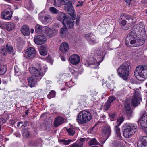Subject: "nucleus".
Wrapping results in <instances>:
<instances>
[{"label":"nucleus","instance_id":"412c9836","mask_svg":"<svg viewBox=\"0 0 147 147\" xmlns=\"http://www.w3.org/2000/svg\"><path fill=\"white\" fill-rule=\"evenodd\" d=\"M69 46L68 44L66 42H63L61 45L60 50L63 53H65L69 49Z\"/></svg>","mask_w":147,"mask_h":147},{"label":"nucleus","instance_id":"a211bd4d","mask_svg":"<svg viewBox=\"0 0 147 147\" xmlns=\"http://www.w3.org/2000/svg\"><path fill=\"white\" fill-rule=\"evenodd\" d=\"M85 140L86 138H81L79 140V141L73 144L71 146L68 147H83V142H85Z\"/></svg>","mask_w":147,"mask_h":147},{"label":"nucleus","instance_id":"49530a36","mask_svg":"<svg viewBox=\"0 0 147 147\" xmlns=\"http://www.w3.org/2000/svg\"><path fill=\"white\" fill-rule=\"evenodd\" d=\"M111 103L107 101L105 103L104 108L105 110H108L110 107Z\"/></svg>","mask_w":147,"mask_h":147},{"label":"nucleus","instance_id":"c9c22d12","mask_svg":"<svg viewBox=\"0 0 147 147\" xmlns=\"http://www.w3.org/2000/svg\"><path fill=\"white\" fill-rule=\"evenodd\" d=\"M122 15H120V18L119 20V23L123 26H125L126 25V21L125 20V19L123 17L122 18Z\"/></svg>","mask_w":147,"mask_h":147},{"label":"nucleus","instance_id":"c756f323","mask_svg":"<svg viewBox=\"0 0 147 147\" xmlns=\"http://www.w3.org/2000/svg\"><path fill=\"white\" fill-rule=\"evenodd\" d=\"M111 41V39L110 37H107L105 38L104 40V46L106 47L108 49L109 47V43Z\"/></svg>","mask_w":147,"mask_h":147},{"label":"nucleus","instance_id":"e433bc0d","mask_svg":"<svg viewBox=\"0 0 147 147\" xmlns=\"http://www.w3.org/2000/svg\"><path fill=\"white\" fill-rule=\"evenodd\" d=\"M124 119V117L122 116L118 118L117 119V125L119 126L120 124L123 121Z\"/></svg>","mask_w":147,"mask_h":147},{"label":"nucleus","instance_id":"aec40b11","mask_svg":"<svg viewBox=\"0 0 147 147\" xmlns=\"http://www.w3.org/2000/svg\"><path fill=\"white\" fill-rule=\"evenodd\" d=\"M39 18L43 22H48L51 20V16L49 15H40Z\"/></svg>","mask_w":147,"mask_h":147},{"label":"nucleus","instance_id":"6e6d98bb","mask_svg":"<svg viewBox=\"0 0 147 147\" xmlns=\"http://www.w3.org/2000/svg\"><path fill=\"white\" fill-rule=\"evenodd\" d=\"M131 27V24L129 23H128L126 25V27H125L124 30H125L129 29Z\"/></svg>","mask_w":147,"mask_h":147},{"label":"nucleus","instance_id":"f257e3e1","mask_svg":"<svg viewBox=\"0 0 147 147\" xmlns=\"http://www.w3.org/2000/svg\"><path fill=\"white\" fill-rule=\"evenodd\" d=\"M130 63L127 61L119 67L117 72L119 76L125 80H127L129 75Z\"/></svg>","mask_w":147,"mask_h":147},{"label":"nucleus","instance_id":"2f4dec72","mask_svg":"<svg viewBox=\"0 0 147 147\" xmlns=\"http://www.w3.org/2000/svg\"><path fill=\"white\" fill-rule=\"evenodd\" d=\"M72 140L69 139L65 140L64 139H61L59 140V142L62 144L65 145H68L72 141Z\"/></svg>","mask_w":147,"mask_h":147},{"label":"nucleus","instance_id":"0eeeda50","mask_svg":"<svg viewBox=\"0 0 147 147\" xmlns=\"http://www.w3.org/2000/svg\"><path fill=\"white\" fill-rule=\"evenodd\" d=\"M136 33L131 30L126 37L125 42L126 45H128L129 43L131 45L134 44V43L136 42Z\"/></svg>","mask_w":147,"mask_h":147},{"label":"nucleus","instance_id":"c85d7f7f","mask_svg":"<svg viewBox=\"0 0 147 147\" xmlns=\"http://www.w3.org/2000/svg\"><path fill=\"white\" fill-rule=\"evenodd\" d=\"M145 40L144 39H139L135 40V42L134 43V44H135V45L137 46H140L143 45L144 43Z\"/></svg>","mask_w":147,"mask_h":147},{"label":"nucleus","instance_id":"de8ad7c7","mask_svg":"<svg viewBox=\"0 0 147 147\" xmlns=\"http://www.w3.org/2000/svg\"><path fill=\"white\" fill-rule=\"evenodd\" d=\"M116 99V98L114 96H110L109 98L107 101H108L111 104V103L113 102L114 101H115Z\"/></svg>","mask_w":147,"mask_h":147},{"label":"nucleus","instance_id":"052dcab7","mask_svg":"<svg viewBox=\"0 0 147 147\" xmlns=\"http://www.w3.org/2000/svg\"><path fill=\"white\" fill-rule=\"evenodd\" d=\"M93 115L94 116L95 118H97L98 117V115H97V113L96 111H93L92 113Z\"/></svg>","mask_w":147,"mask_h":147},{"label":"nucleus","instance_id":"f704fd0d","mask_svg":"<svg viewBox=\"0 0 147 147\" xmlns=\"http://www.w3.org/2000/svg\"><path fill=\"white\" fill-rule=\"evenodd\" d=\"M42 26L40 25H36L35 27V30L36 32L38 34H39L42 31Z\"/></svg>","mask_w":147,"mask_h":147},{"label":"nucleus","instance_id":"20e7f679","mask_svg":"<svg viewBox=\"0 0 147 147\" xmlns=\"http://www.w3.org/2000/svg\"><path fill=\"white\" fill-rule=\"evenodd\" d=\"M92 118V116L90 113L85 110L78 113L76 120L78 123L83 124L88 122Z\"/></svg>","mask_w":147,"mask_h":147},{"label":"nucleus","instance_id":"a878e982","mask_svg":"<svg viewBox=\"0 0 147 147\" xmlns=\"http://www.w3.org/2000/svg\"><path fill=\"white\" fill-rule=\"evenodd\" d=\"M65 27H62L61 28L60 31L61 35L63 37H64L66 36L68 32L67 29V28H68L66 26Z\"/></svg>","mask_w":147,"mask_h":147},{"label":"nucleus","instance_id":"a19ab883","mask_svg":"<svg viewBox=\"0 0 147 147\" xmlns=\"http://www.w3.org/2000/svg\"><path fill=\"white\" fill-rule=\"evenodd\" d=\"M126 115L129 118H130L132 117V111L131 109H126Z\"/></svg>","mask_w":147,"mask_h":147},{"label":"nucleus","instance_id":"cd10ccee","mask_svg":"<svg viewBox=\"0 0 147 147\" xmlns=\"http://www.w3.org/2000/svg\"><path fill=\"white\" fill-rule=\"evenodd\" d=\"M76 128L75 127H71L68 129H67L66 130L69 135L71 136H73L75 133Z\"/></svg>","mask_w":147,"mask_h":147},{"label":"nucleus","instance_id":"ea45409f","mask_svg":"<svg viewBox=\"0 0 147 147\" xmlns=\"http://www.w3.org/2000/svg\"><path fill=\"white\" fill-rule=\"evenodd\" d=\"M98 142L96 140L95 138L90 140L88 142L89 145L90 146L94 144H98Z\"/></svg>","mask_w":147,"mask_h":147},{"label":"nucleus","instance_id":"1a4fd4ad","mask_svg":"<svg viewBox=\"0 0 147 147\" xmlns=\"http://www.w3.org/2000/svg\"><path fill=\"white\" fill-rule=\"evenodd\" d=\"M135 33L140 35H143L145 34V29L143 25L137 24L134 25L131 29Z\"/></svg>","mask_w":147,"mask_h":147},{"label":"nucleus","instance_id":"6e6552de","mask_svg":"<svg viewBox=\"0 0 147 147\" xmlns=\"http://www.w3.org/2000/svg\"><path fill=\"white\" fill-rule=\"evenodd\" d=\"M13 13V11L11 8L6 9L1 13V18L3 19L10 20L11 19Z\"/></svg>","mask_w":147,"mask_h":147},{"label":"nucleus","instance_id":"5fc2aeb1","mask_svg":"<svg viewBox=\"0 0 147 147\" xmlns=\"http://www.w3.org/2000/svg\"><path fill=\"white\" fill-rule=\"evenodd\" d=\"M119 145V143L117 141H114L113 142L112 144V146H117Z\"/></svg>","mask_w":147,"mask_h":147},{"label":"nucleus","instance_id":"864d4df0","mask_svg":"<svg viewBox=\"0 0 147 147\" xmlns=\"http://www.w3.org/2000/svg\"><path fill=\"white\" fill-rule=\"evenodd\" d=\"M119 126L117 125L115 126V129L116 134L120 133V129L118 127Z\"/></svg>","mask_w":147,"mask_h":147},{"label":"nucleus","instance_id":"9d476101","mask_svg":"<svg viewBox=\"0 0 147 147\" xmlns=\"http://www.w3.org/2000/svg\"><path fill=\"white\" fill-rule=\"evenodd\" d=\"M133 97L134 98L132 100V104L134 107H136L140 104V101L142 99L140 92H136Z\"/></svg>","mask_w":147,"mask_h":147},{"label":"nucleus","instance_id":"3c124183","mask_svg":"<svg viewBox=\"0 0 147 147\" xmlns=\"http://www.w3.org/2000/svg\"><path fill=\"white\" fill-rule=\"evenodd\" d=\"M7 25V23H3L0 24V26L1 28L3 29H6Z\"/></svg>","mask_w":147,"mask_h":147},{"label":"nucleus","instance_id":"39448f33","mask_svg":"<svg viewBox=\"0 0 147 147\" xmlns=\"http://www.w3.org/2000/svg\"><path fill=\"white\" fill-rule=\"evenodd\" d=\"M40 68L36 69L34 67H30L29 68L30 72L32 75V76L36 78L38 80H40L46 71V68L45 69L44 72L43 69L40 66V64L39 65Z\"/></svg>","mask_w":147,"mask_h":147},{"label":"nucleus","instance_id":"ddd939ff","mask_svg":"<svg viewBox=\"0 0 147 147\" xmlns=\"http://www.w3.org/2000/svg\"><path fill=\"white\" fill-rule=\"evenodd\" d=\"M26 53L27 56V58L30 59H32L35 57L36 52L34 47H30L27 49Z\"/></svg>","mask_w":147,"mask_h":147},{"label":"nucleus","instance_id":"4c0bfd02","mask_svg":"<svg viewBox=\"0 0 147 147\" xmlns=\"http://www.w3.org/2000/svg\"><path fill=\"white\" fill-rule=\"evenodd\" d=\"M50 12L53 14H58L59 11L56 8L53 7H51L49 8Z\"/></svg>","mask_w":147,"mask_h":147},{"label":"nucleus","instance_id":"37998d69","mask_svg":"<svg viewBox=\"0 0 147 147\" xmlns=\"http://www.w3.org/2000/svg\"><path fill=\"white\" fill-rule=\"evenodd\" d=\"M55 92L54 91H51L47 95L49 99L55 97Z\"/></svg>","mask_w":147,"mask_h":147},{"label":"nucleus","instance_id":"69168bd1","mask_svg":"<svg viewBox=\"0 0 147 147\" xmlns=\"http://www.w3.org/2000/svg\"><path fill=\"white\" fill-rule=\"evenodd\" d=\"M0 104V108H3L5 106L4 103L3 102H1Z\"/></svg>","mask_w":147,"mask_h":147},{"label":"nucleus","instance_id":"393cba45","mask_svg":"<svg viewBox=\"0 0 147 147\" xmlns=\"http://www.w3.org/2000/svg\"><path fill=\"white\" fill-rule=\"evenodd\" d=\"M39 51L41 55L45 56L47 54V49L45 46L43 45L40 46L39 48Z\"/></svg>","mask_w":147,"mask_h":147},{"label":"nucleus","instance_id":"13d9d810","mask_svg":"<svg viewBox=\"0 0 147 147\" xmlns=\"http://www.w3.org/2000/svg\"><path fill=\"white\" fill-rule=\"evenodd\" d=\"M30 144L31 145L35 146L37 145L38 142H37L33 141L30 142Z\"/></svg>","mask_w":147,"mask_h":147},{"label":"nucleus","instance_id":"680f3d73","mask_svg":"<svg viewBox=\"0 0 147 147\" xmlns=\"http://www.w3.org/2000/svg\"><path fill=\"white\" fill-rule=\"evenodd\" d=\"M80 19V17H77V18L76 19V25H78L79 24V20Z\"/></svg>","mask_w":147,"mask_h":147},{"label":"nucleus","instance_id":"e2e57ef3","mask_svg":"<svg viewBox=\"0 0 147 147\" xmlns=\"http://www.w3.org/2000/svg\"><path fill=\"white\" fill-rule=\"evenodd\" d=\"M107 87L109 88V89L111 91L113 90V87H111V86L110 84H108Z\"/></svg>","mask_w":147,"mask_h":147},{"label":"nucleus","instance_id":"603ef678","mask_svg":"<svg viewBox=\"0 0 147 147\" xmlns=\"http://www.w3.org/2000/svg\"><path fill=\"white\" fill-rule=\"evenodd\" d=\"M141 119L143 120L144 121L147 123V115H145V114H143Z\"/></svg>","mask_w":147,"mask_h":147},{"label":"nucleus","instance_id":"7ed1b4c3","mask_svg":"<svg viewBox=\"0 0 147 147\" xmlns=\"http://www.w3.org/2000/svg\"><path fill=\"white\" fill-rule=\"evenodd\" d=\"M57 17V19L61 22L63 24L68 28H71L73 27L74 23V20H71V18L67 17L65 13L63 12H59L58 13Z\"/></svg>","mask_w":147,"mask_h":147},{"label":"nucleus","instance_id":"b1692460","mask_svg":"<svg viewBox=\"0 0 147 147\" xmlns=\"http://www.w3.org/2000/svg\"><path fill=\"white\" fill-rule=\"evenodd\" d=\"M47 36L49 37L55 36L57 33V32L54 29H48L46 31Z\"/></svg>","mask_w":147,"mask_h":147},{"label":"nucleus","instance_id":"f3484780","mask_svg":"<svg viewBox=\"0 0 147 147\" xmlns=\"http://www.w3.org/2000/svg\"><path fill=\"white\" fill-rule=\"evenodd\" d=\"M28 85L31 87L35 86L38 80L33 76L29 77L27 79Z\"/></svg>","mask_w":147,"mask_h":147},{"label":"nucleus","instance_id":"338daca9","mask_svg":"<svg viewBox=\"0 0 147 147\" xmlns=\"http://www.w3.org/2000/svg\"><path fill=\"white\" fill-rule=\"evenodd\" d=\"M61 60L63 61H65V59L64 57H63V56H61Z\"/></svg>","mask_w":147,"mask_h":147},{"label":"nucleus","instance_id":"473e14b6","mask_svg":"<svg viewBox=\"0 0 147 147\" xmlns=\"http://www.w3.org/2000/svg\"><path fill=\"white\" fill-rule=\"evenodd\" d=\"M130 101L128 99H126L124 102V104L126 109H130Z\"/></svg>","mask_w":147,"mask_h":147},{"label":"nucleus","instance_id":"dca6fc26","mask_svg":"<svg viewBox=\"0 0 147 147\" xmlns=\"http://www.w3.org/2000/svg\"><path fill=\"white\" fill-rule=\"evenodd\" d=\"M85 38L90 44H94L96 43L95 36L93 34L90 33L84 36Z\"/></svg>","mask_w":147,"mask_h":147},{"label":"nucleus","instance_id":"c03bdc74","mask_svg":"<svg viewBox=\"0 0 147 147\" xmlns=\"http://www.w3.org/2000/svg\"><path fill=\"white\" fill-rule=\"evenodd\" d=\"M30 135L29 131L26 129H25L23 133V136L24 137L26 138L28 137Z\"/></svg>","mask_w":147,"mask_h":147},{"label":"nucleus","instance_id":"6ab92c4d","mask_svg":"<svg viewBox=\"0 0 147 147\" xmlns=\"http://www.w3.org/2000/svg\"><path fill=\"white\" fill-rule=\"evenodd\" d=\"M20 30L24 36H28L30 34L29 29L28 26L23 25L21 27Z\"/></svg>","mask_w":147,"mask_h":147},{"label":"nucleus","instance_id":"9b49d317","mask_svg":"<svg viewBox=\"0 0 147 147\" xmlns=\"http://www.w3.org/2000/svg\"><path fill=\"white\" fill-rule=\"evenodd\" d=\"M47 40L45 36L40 35L35 36L34 39V42L37 45L43 44L46 42Z\"/></svg>","mask_w":147,"mask_h":147},{"label":"nucleus","instance_id":"79ce46f5","mask_svg":"<svg viewBox=\"0 0 147 147\" xmlns=\"http://www.w3.org/2000/svg\"><path fill=\"white\" fill-rule=\"evenodd\" d=\"M0 52L1 55L3 56L7 55L8 53L5 47H4L1 48Z\"/></svg>","mask_w":147,"mask_h":147},{"label":"nucleus","instance_id":"4be33fe9","mask_svg":"<svg viewBox=\"0 0 147 147\" xmlns=\"http://www.w3.org/2000/svg\"><path fill=\"white\" fill-rule=\"evenodd\" d=\"M137 122L138 123H140V127L144 130V132L147 135V123L141 119Z\"/></svg>","mask_w":147,"mask_h":147},{"label":"nucleus","instance_id":"4d7b16f0","mask_svg":"<svg viewBox=\"0 0 147 147\" xmlns=\"http://www.w3.org/2000/svg\"><path fill=\"white\" fill-rule=\"evenodd\" d=\"M6 121V120L4 118H0V122L1 123H5Z\"/></svg>","mask_w":147,"mask_h":147},{"label":"nucleus","instance_id":"a18cd8bd","mask_svg":"<svg viewBox=\"0 0 147 147\" xmlns=\"http://www.w3.org/2000/svg\"><path fill=\"white\" fill-rule=\"evenodd\" d=\"M27 7L29 9L31 10L33 9V5L31 0H30L29 3L27 5Z\"/></svg>","mask_w":147,"mask_h":147},{"label":"nucleus","instance_id":"58836bf2","mask_svg":"<svg viewBox=\"0 0 147 147\" xmlns=\"http://www.w3.org/2000/svg\"><path fill=\"white\" fill-rule=\"evenodd\" d=\"M121 15H122V17L123 18L125 19H126L127 20H130V19L132 18V16L130 15L127 14L125 13H121Z\"/></svg>","mask_w":147,"mask_h":147},{"label":"nucleus","instance_id":"bb28decb","mask_svg":"<svg viewBox=\"0 0 147 147\" xmlns=\"http://www.w3.org/2000/svg\"><path fill=\"white\" fill-rule=\"evenodd\" d=\"M15 28L14 24L13 23L9 22L7 23L6 30L8 31L13 30Z\"/></svg>","mask_w":147,"mask_h":147},{"label":"nucleus","instance_id":"7c9ffc66","mask_svg":"<svg viewBox=\"0 0 147 147\" xmlns=\"http://www.w3.org/2000/svg\"><path fill=\"white\" fill-rule=\"evenodd\" d=\"M7 67L5 65H3L0 66V75L4 74L6 71Z\"/></svg>","mask_w":147,"mask_h":147},{"label":"nucleus","instance_id":"423d86ee","mask_svg":"<svg viewBox=\"0 0 147 147\" xmlns=\"http://www.w3.org/2000/svg\"><path fill=\"white\" fill-rule=\"evenodd\" d=\"M137 131V127L134 124L126 125L124 129L123 135L126 138L130 137L131 135Z\"/></svg>","mask_w":147,"mask_h":147},{"label":"nucleus","instance_id":"8fccbe9b","mask_svg":"<svg viewBox=\"0 0 147 147\" xmlns=\"http://www.w3.org/2000/svg\"><path fill=\"white\" fill-rule=\"evenodd\" d=\"M111 121H112L116 118V116L115 113H112L109 115Z\"/></svg>","mask_w":147,"mask_h":147},{"label":"nucleus","instance_id":"0e129e2a","mask_svg":"<svg viewBox=\"0 0 147 147\" xmlns=\"http://www.w3.org/2000/svg\"><path fill=\"white\" fill-rule=\"evenodd\" d=\"M27 121H24V124L22 126V127L24 128L27 125Z\"/></svg>","mask_w":147,"mask_h":147},{"label":"nucleus","instance_id":"72a5a7b5","mask_svg":"<svg viewBox=\"0 0 147 147\" xmlns=\"http://www.w3.org/2000/svg\"><path fill=\"white\" fill-rule=\"evenodd\" d=\"M5 48L9 54H11L13 51L12 47L9 44L6 45Z\"/></svg>","mask_w":147,"mask_h":147},{"label":"nucleus","instance_id":"bf43d9fd","mask_svg":"<svg viewBox=\"0 0 147 147\" xmlns=\"http://www.w3.org/2000/svg\"><path fill=\"white\" fill-rule=\"evenodd\" d=\"M116 134V137L118 139H121V138H122V137L121 134V133H119Z\"/></svg>","mask_w":147,"mask_h":147},{"label":"nucleus","instance_id":"f8f14e48","mask_svg":"<svg viewBox=\"0 0 147 147\" xmlns=\"http://www.w3.org/2000/svg\"><path fill=\"white\" fill-rule=\"evenodd\" d=\"M137 145L138 147H147V136H140Z\"/></svg>","mask_w":147,"mask_h":147},{"label":"nucleus","instance_id":"2eb2a0df","mask_svg":"<svg viewBox=\"0 0 147 147\" xmlns=\"http://www.w3.org/2000/svg\"><path fill=\"white\" fill-rule=\"evenodd\" d=\"M102 135L107 139L108 138L111 134V130L109 125L105 126L102 131Z\"/></svg>","mask_w":147,"mask_h":147},{"label":"nucleus","instance_id":"774afa93","mask_svg":"<svg viewBox=\"0 0 147 147\" xmlns=\"http://www.w3.org/2000/svg\"><path fill=\"white\" fill-rule=\"evenodd\" d=\"M142 1L144 3H147V0H143Z\"/></svg>","mask_w":147,"mask_h":147},{"label":"nucleus","instance_id":"09e8293b","mask_svg":"<svg viewBox=\"0 0 147 147\" xmlns=\"http://www.w3.org/2000/svg\"><path fill=\"white\" fill-rule=\"evenodd\" d=\"M128 21L129 22V23L131 24H133L136 22V18H134L132 16V18H131L130 19V20H128Z\"/></svg>","mask_w":147,"mask_h":147},{"label":"nucleus","instance_id":"5701e85b","mask_svg":"<svg viewBox=\"0 0 147 147\" xmlns=\"http://www.w3.org/2000/svg\"><path fill=\"white\" fill-rule=\"evenodd\" d=\"M63 123V118L61 117H57L54 122L55 127H57L62 124Z\"/></svg>","mask_w":147,"mask_h":147},{"label":"nucleus","instance_id":"f03ea898","mask_svg":"<svg viewBox=\"0 0 147 147\" xmlns=\"http://www.w3.org/2000/svg\"><path fill=\"white\" fill-rule=\"evenodd\" d=\"M134 74L136 78L140 81H144L147 78V67L140 65L136 68Z\"/></svg>","mask_w":147,"mask_h":147},{"label":"nucleus","instance_id":"4468645a","mask_svg":"<svg viewBox=\"0 0 147 147\" xmlns=\"http://www.w3.org/2000/svg\"><path fill=\"white\" fill-rule=\"evenodd\" d=\"M69 61L71 63L74 65L78 64L80 61V58L77 54L71 55L69 58Z\"/></svg>","mask_w":147,"mask_h":147}]
</instances>
